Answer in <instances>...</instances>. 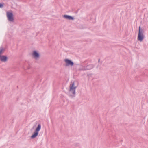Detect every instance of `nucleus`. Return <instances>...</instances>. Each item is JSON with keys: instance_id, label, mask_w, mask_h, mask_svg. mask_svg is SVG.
<instances>
[{"instance_id": "obj_1", "label": "nucleus", "mask_w": 148, "mask_h": 148, "mask_svg": "<svg viewBox=\"0 0 148 148\" xmlns=\"http://www.w3.org/2000/svg\"><path fill=\"white\" fill-rule=\"evenodd\" d=\"M144 29L141 28V26H140L138 29V33L137 39L138 41L141 42L145 38V36L143 34L144 33Z\"/></svg>"}, {"instance_id": "obj_2", "label": "nucleus", "mask_w": 148, "mask_h": 148, "mask_svg": "<svg viewBox=\"0 0 148 148\" xmlns=\"http://www.w3.org/2000/svg\"><path fill=\"white\" fill-rule=\"evenodd\" d=\"M75 85V82H71L70 85V88L69 90V91L70 92H71L73 95V96H75V89L77 87V86H74Z\"/></svg>"}, {"instance_id": "obj_3", "label": "nucleus", "mask_w": 148, "mask_h": 148, "mask_svg": "<svg viewBox=\"0 0 148 148\" xmlns=\"http://www.w3.org/2000/svg\"><path fill=\"white\" fill-rule=\"evenodd\" d=\"M7 16L8 19L9 21L14 22V19L12 12L8 11L7 12Z\"/></svg>"}, {"instance_id": "obj_4", "label": "nucleus", "mask_w": 148, "mask_h": 148, "mask_svg": "<svg viewBox=\"0 0 148 148\" xmlns=\"http://www.w3.org/2000/svg\"><path fill=\"white\" fill-rule=\"evenodd\" d=\"M64 61L66 63L65 66H73L74 64V63L71 60L68 59H66L64 60Z\"/></svg>"}, {"instance_id": "obj_5", "label": "nucleus", "mask_w": 148, "mask_h": 148, "mask_svg": "<svg viewBox=\"0 0 148 148\" xmlns=\"http://www.w3.org/2000/svg\"><path fill=\"white\" fill-rule=\"evenodd\" d=\"M32 55L34 58L36 60L39 58L40 56L39 53L37 51L35 50L33 51Z\"/></svg>"}, {"instance_id": "obj_6", "label": "nucleus", "mask_w": 148, "mask_h": 148, "mask_svg": "<svg viewBox=\"0 0 148 148\" xmlns=\"http://www.w3.org/2000/svg\"><path fill=\"white\" fill-rule=\"evenodd\" d=\"M8 59V57L6 55H2L0 56V61L1 62H5Z\"/></svg>"}, {"instance_id": "obj_7", "label": "nucleus", "mask_w": 148, "mask_h": 148, "mask_svg": "<svg viewBox=\"0 0 148 148\" xmlns=\"http://www.w3.org/2000/svg\"><path fill=\"white\" fill-rule=\"evenodd\" d=\"M95 65L92 64H90L84 67L83 70H90L92 69L94 67Z\"/></svg>"}, {"instance_id": "obj_8", "label": "nucleus", "mask_w": 148, "mask_h": 148, "mask_svg": "<svg viewBox=\"0 0 148 148\" xmlns=\"http://www.w3.org/2000/svg\"><path fill=\"white\" fill-rule=\"evenodd\" d=\"M63 17L65 19L70 20H73L74 19V17L71 16L67 15H64Z\"/></svg>"}, {"instance_id": "obj_9", "label": "nucleus", "mask_w": 148, "mask_h": 148, "mask_svg": "<svg viewBox=\"0 0 148 148\" xmlns=\"http://www.w3.org/2000/svg\"><path fill=\"white\" fill-rule=\"evenodd\" d=\"M38 134V132L35 130L34 132L31 136V138L34 139L36 138Z\"/></svg>"}, {"instance_id": "obj_10", "label": "nucleus", "mask_w": 148, "mask_h": 148, "mask_svg": "<svg viewBox=\"0 0 148 148\" xmlns=\"http://www.w3.org/2000/svg\"><path fill=\"white\" fill-rule=\"evenodd\" d=\"M5 51V49L3 47H0V56L2 55V54Z\"/></svg>"}, {"instance_id": "obj_11", "label": "nucleus", "mask_w": 148, "mask_h": 148, "mask_svg": "<svg viewBox=\"0 0 148 148\" xmlns=\"http://www.w3.org/2000/svg\"><path fill=\"white\" fill-rule=\"evenodd\" d=\"M41 128V125L40 124H38L37 127L36 128L35 131L38 132Z\"/></svg>"}, {"instance_id": "obj_12", "label": "nucleus", "mask_w": 148, "mask_h": 148, "mask_svg": "<svg viewBox=\"0 0 148 148\" xmlns=\"http://www.w3.org/2000/svg\"><path fill=\"white\" fill-rule=\"evenodd\" d=\"M3 3H0V8H2L3 7Z\"/></svg>"}, {"instance_id": "obj_13", "label": "nucleus", "mask_w": 148, "mask_h": 148, "mask_svg": "<svg viewBox=\"0 0 148 148\" xmlns=\"http://www.w3.org/2000/svg\"><path fill=\"white\" fill-rule=\"evenodd\" d=\"M100 59H99L98 61V62H100Z\"/></svg>"}]
</instances>
